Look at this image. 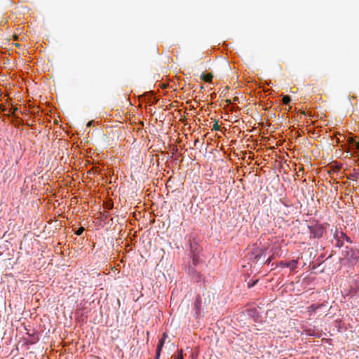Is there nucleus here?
<instances>
[{"instance_id": "nucleus-1", "label": "nucleus", "mask_w": 359, "mask_h": 359, "mask_svg": "<svg viewBox=\"0 0 359 359\" xmlns=\"http://www.w3.org/2000/svg\"><path fill=\"white\" fill-rule=\"evenodd\" d=\"M308 228L309 229L311 237L313 238H321L325 231V227L322 224L318 223L309 225Z\"/></svg>"}, {"instance_id": "nucleus-2", "label": "nucleus", "mask_w": 359, "mask_h": 359, "mask_svg": "<svg viewBox=\"0 0 359 359\" xmlns=\"http://www.w3.org/2000/svg\"><path fill=\"white\" fill-rule=\"evenodd\" d=\"M339 232L337 229L334 231V239L335 240V245L338 248H341L344 245V241L343 237L339 236Z\"/></svg>"}, {"instance_id": "nucleus-3", "label": "nucleus", "mask_w": 359, "mask_h": 359, "mask_svg": "<svg viewBox=\"0 0 359 359\" xmlns=\"http://www.w3.org/2000/svg\"><path fill=\"white\" fill-rule=\"evenodd\" d=\"M346 257L351 262H355L358 259V252L351 250L346 252Z\"/></svg>"}, {"instance_id": "nucleus-4", "label": "nucleus", "mask_w": 359, "mask_h": 359, "mask_svg": "<svg viewBox=\"0 0 359 359\" xmlns=\"http://www.w3.org/2000/svg\"><path fill=\"white\" fill-rule=\"evenodd\" d=\"M201 299L200 297H198L194 302V311L195 316L196 318H198L201 316Z\"/></svg>"}, {"instance_id": "nucleus-5", "label": "nucleus", "mask_w": 359, "mask_h": 359, "mask_svg": "<svg viewBox=\"0 0 359 359\" xmlns=\"http://www.w3.org/2000/svg\"><path fill=\"white\" fill-rule=\"evenodd\" d=\"M322 305H316V304H312L311 306H309L308 308H307V311L309 313L310 316L312 315L313 313H314L317 309H318Z\"/></svg>"}, {"instance_id": "nucleus-6", "label": "nucleus", "mask_w": 359, "mask_h": 359, "mask_svg": "<svg viewBox=\"0 0 359 359\" xmlns=\"http://www.w3.org/2000/svg\"><path fill=\"white\" fill-rule=\"evenodd\" d=\"M250 278V275L248 274V278H245V281L247 282V284H248V287H253L254 285H256V283L258 282L259 279L258 278H256V279H252V280H248V278Z\"/></svg>"}, {"instance_id": "nucleus-7", "label": "nucleus", "mask_w": 359, "mask_h": 359, "mask_svg": "<svg viewBox=\"0 0 359 359\" xmlns=\"http://www.w3.org/2000/svg\"><path fill=\"white\" fill-rule=\"evenodd\" d=\"M192 273V278L194 279L195 281L198 282L201 280V275L198 271H190Z\"/></svg>"}, {"instance_id": "nucleus-8", "label": "nucleus", "mask_w": 359, "mask_h": 359, "mask_svg": "<svg viewBox=\"0 0 359 359\" xmlns=\"http://www.w3.org/2000/svg\"><path fill=\"white\" fill-rule=\"evenodd\" d=\"M212 74H203L201 76V79L204 80L205 82H211L212 79Z\"/></svg>"}, {"instance_id": "nucleus-9", "label": "nucleus", "mask_w": 359, "mask_h": 359, "mask_svg": "<svg viewBox=\"0 0 359 359\" xmlns=\"http://www.w3.org/2000/svg\"><path fill=\"white\" fill-rule=\"evenodd\" d=\"M164 344H165L164 339H159L156 351H161Z\"/></svg>"}, {"instance_id": "nucleus-10", "label": "nucleus", "mask_w": 359, "mask_h": 359, "mask_svg": "<svg viewBox=\"0 0 359 359\" xmlns=\"http://www.w3.org/2000/svg\"><path fill=\"white\" fill-rule=\"evenodd\" d=\"M291 102V98L289 95H284L283 97V103L285 105L288 104Z\"/></svg>"}, {"instance_id": "nucleus-11", "label": "nucleus", "mask_w": 359, "mask_h": 359, "mask_svg": "<svg viewBox=\"0 0 359 359\" xmlns=\"http://www.w3.org/2000/svg\"><path fill=\"white\" fill-rule=\"evenodd\" d=\"M339 236L343 237V239H344V241H346L347 242H351L350 238L347 236L346 234L344 233L343 231L339 232Z\"/></svg>"}, {"instance_id": "nucleus-12", "label": "nucleus", "mask_w": 359, "mask_h": 359, "mask_svg": "<svg viewBox=\"0 0 359 359\" xmlns=\"http://www.w3.org/2000/svg\"><path fill=\"white\" fill-rule=\"evenodd\" d=\"M174 359H184L182 349L178 351L177 355L175 356Z\"/></svg>"}, {"instance_id": "nucleus-13", "label": "nucleus", "mask_w": 359, "mask_h": 359, "mask_svg": "<svg viewBox=\"0 0 359 359\" xmlns=\"http://www.w3.org/2000/svg\"><path fill=\"white\" fill-rule=\"evenodd\" d=\"M219 129H220V127L218 125V122H217V121H215V123H214V125L212 126V130H219Z\"/></svg>"}, {"instance_id": "nucleus-14", "label": "nucleus", "mask_w": 359, "mask_h": 359, "mask_svg": "<svg viewBox=\"0 0 359 359\" xmlns=\"http://www.w3.org/2000/svg\"><path fill=\"white\" fill-rule=\"evenodd\" d=\"M84 231V228L83 227H80L78 229V230L76 231V234L77 236H80L82 234V233Z\"/></svg>"}, {"instance_id": "nucleus-15", "label": "nucleus", "mask_w": 359, "mask_h": 359, "mask_svg": "<svg viewBox=\"0 0 359 359\" xmlns=\"http://www.w3.org/2000/svg\"><path fill=\"white\" fill-rule=\"evenodd\" d=\"M161 351H156L155 359H159Z\"/></svg>"}, {"instance_id": "nucleus-16", "label": "nucleus", "mask_w": 359, "mask_h": 359, "mask_svg": "<svg viewBox=\"0 0 359 359\" xmlns=\"http://www.w3.org/2000/svg\"><path fill=\"white\" fill-rule=\"evenodd\" d=\"M167 337H168L167 334L166 333H163V337L161 339H165Z\"/></svg>"}, {"instance_id": "nucleus-17", "label": "nucleus", "mask_w": 359, "mask_h": 359, "mask_svg": "<svg viewBox=\"0 0 359 359\" xmlns=\"http://www.w3.org/2000/svg\"><path fill=\"white\" fill-rule=\"evenodd\" d=\"M356 148L359 149V141L356 142Z\"/></svg>"}, {"instance_id": "nucleus-18", "label": "nucleus", "mask_w": 359, "mask_h": 359, "mask_svg": "<svg viewBox=\"0 0 359 359\" xmlns=\"http://www.w3.org/2000/svg\"><path fill=\"white\" fill-rule=\"evenodd\" d=\"M91 123H92V122H91V121H90V122H88V123L87 126H91Z\"/></svg>"}, {"instance_id": "nucleus-19", "label": "nucleus", "mask_w": 359, "mask_h": 359, "mask_svg": "<svg viewBox=\"0 0 359 359\" xmlns=\"http://www.w3.org/2000/svg\"><path fill=\"white\" fill-rule=\"evenodd\" d=\"M226 102H227V103H230L231 102V101L229 100H227Z\"/></svg>"}, {"instance_id": "nucleus-20", "label": "nucleus", "mask_w": 359, "mask_h": 359, "mask_svg": "<svg viewBox=\"0 0 359 359\" xmlns=\"http://www.w3.org/2000/svg\"><path fill=\"white\" fill-rule=\"evenodd\" d=\"M2 255L1 252H0V256Z\"/></svg>"}, {"instance_id": "nucleus-21", "label": "nucleus", "mask_w": 359, "mask_h": 359, "mask_svg": "<svg viewBox=\"0 0 359 359\" xmlns=\"http://www.w3.org/2000/svg\"><path fill=\"white\" fill-rule=\"evenodd\" d=\"M20 359H23V358H20Z\"/></svg>"}]
</instances>
